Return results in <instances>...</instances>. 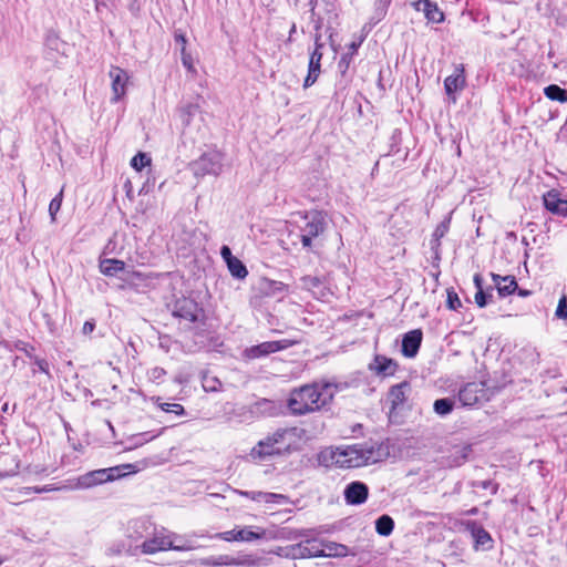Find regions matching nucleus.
I'll list each match as a JSON object with an SVG mask.
<instances>
[{
    "label": "nucleus",
    "instance_id": "nucleus-33",
    "mask_svg": "<svg viewBox=\"0 0 567 567\" xmlns=\"http://www.w3.org/2000/svg\"><path fill=\"white\" fill-rule=\"evenodd\" d=\"M228 270L236 279H245L248 276V270L241 260L238 258L228 260Z\"/></svg>",
    "mask_w": 567,
    "mask_h": 567
},
{
    "label": "nucleus",
    "instance_id": "nucleus-45",
    "mask_svg": "<svg viewBox=\"0 0 567 567\" xmlns=\"http://www.w3.org/2000/svg\"><path fill=\"white\" fill-rule=\"evenodd\" d=\"M33 363L38 367V370L44 374H47L49 378H51V373H50V364L49 362L43 359V358H39V357H34V361Z\"/></svg>",
    "mask_w": 567,
    "mask_h": 567
},
{
    "label": "nucleus",
    "instance_id": "nucleus-56",
    "mask_svg": "<svg viewBox=\"0 0 567 567\" xmlns=\"http://www.w3.org/2000/svg\"><path fill=\"white\" fill-rule=\"evenodd\" d=\"M347 503L350 505H360L363 504L367 498H346Z\"/></svg>",
    "mask_w": 567,
    "mask_h": 567
},
{
    "label": "nucleus",
    "instance_id": "nucleus-48",
    "mask_svg": "<svg viewBox=\"0 0 567 567\" xmlns=\"http://www.w3.org/2000/svg\"><path fill=\"white\" fill-rule=\"evenodd\" d=\"M220 255H221L223 259L226 261V264H228V260L236 258L231 255V250L228 246L221 247Z\"/></svg>",
    "mask_w": 567,
    "mask_h": 567
},
{
    "label": "nucleus",
    "instance_id": "nucleus-14",
    "mask_svg": "<svg viewBox=\"0 0 567 567\" xmlns=\"http://www.w3.org/2000/svg\"><path fill=\"white\" fill-rule=\"evenodd\" d=\"M151 533H154V524L148 518H135L127 523L126 536L132 542H144Z\"/></svg>",
    "mask_w": 567,
    "mask_h": 567
},
{
    "label": "nucleus",
    "instance_id": "nucleus-39",
    "mask_svg": "<svg viewBox=\"0 0 567 567\" xmlns=\"http://www.w3.org/2000/svg\"><path fill=\"white\" fill-rule=\"evenodd\" d=\"M63 200V188L53 197L49 204V214L51 220L54 223L56 214L59 213Z\"/></svg>",
    "mask_w": 567,
    "mask_h": 567
},
{
    "label": "nucleus",
    "instance_id": "nucleus-21",
    "mask_svg": "<svg viewBox=\"0 0 567 567\" xmlns=\"http://www.w3.org/2000/svg\"><path fill=\"white\" fill-rule=\"evenodd\" d=\"M545 208L551 214L566 217L567 216V200L560 198L557 190L551 189L543 196Z\"/></svg>",
    "mask_w": 567,
    "mask_h": 567
},
{
    "label": "nucleus",
    "instance_id": "nucleus-58",
    "mask_svg": "<svg viewBox=\"0 0 567 567\" xmlns=\"http://www.w3.org/2000/svg\"><path fill=\"white\" fill-rule=\"evenodd\" d=\"M95 1V8L97 11H100L101 7H106V3L104 2V0H94Z\"/></svg>",
    "mask_w": 567,
    "mask_h": 567
},
{
    "label": "nucleus",
    "instance_id": "nucleus-8",
    "mask_svg": "<svg viewBox=\"0 0 567 567\" xmlns=\"http://www.w3.org/2000/svg\"><path fill=\"white\" fill-rule=\"evenodd\" d=\"M219 537L227 542L236 540L250 543L257 539H276L284 537V535H279V530L264 529L261 527H256L254 530L252 527H243L220 533Z\"/></svg>",
    "mask_w": 567,
    "mask_h": 567
},
{
    "label": "nucleus",
    "instance_id": "nucleus-9",
    "mask_svg": "<svg viewBox=\"0 0 567 567\" xmlns=\"http://www.w3.org/2000/svg\"><path fill=\"white\" fill-rule=\"evenodd\" d=\"M173 316L189 323H204L205 311L192 298H179L173 307Z\"/></svg>",
    "mask_w": 567,
    "mask_h": 567
},
{
    "label": "nucleus",
    "instance_id": "nucleus-59",
    "mask_svg": "<svg viewBox=\"0 0 567 567\" xmlns=\"http://www.w3.org/2000/svg\"><path fill=\"white\" fill-rule=\"evenodd\" d=\"M256 496H270V497H274V496H282L281 494H277V493H261L259 492Z\"/></svg>",
    "mask_w": 567,
    "mask_h": 567
},
{
    "label": "nucleus",
    "instance_id": "nucleus-27",
    "mask_svg": "<svg viewBox=\"0 0 567 567\" xmlns=\"http://www.w3.org/2000/svg\"><path fill=\"white\" fill-rule=\"evenodd\" d=\"M125 268V262L120 259H104L100 262V270L103 275L113 277Z\"/></svg>",
    "mask_w": 567,
    "mask_h": 567
},
{
    "label": "nucleus",
    "instance_id": "nucleus-44",
    "mask_svg": "<svg viewBox=\"0 0 567 567\" xmlns=\"http://www.w3.org/2000/svg\"><path fill=\"white\" fill-rule=\"evenodd\" d=\"M555 316L558 319H567V297L563 295L558 301Z\"/></svg>",
    "mask_w": 567,
    "mask_h": 567
},
{
    "label": "nucleus",
    "instance_id": "nucleus-62",
    "mask_svg": "<svg viewBox=\"0 0 567 567\" xmlns=\"http://www.w3.org/2000/svg\"><path fill=\"white\" fill-rule=\"evenodd\" d=\"M124 186H125V188H126V193H127V195L130 196V192H131V187H132V186H131V182H130V181H127V182L125 183V185H124Z\"/></svg>",
    "mask_w": 567,
    "mask_h": 567
},
{
    "label": "nucleus",
    "instance_id": "nucleus-55",
    "mask_svg": "<svg viewBox=\"0 0 567 567\" xmlns=\"http://www.w3.org/2000/svg\"><path fill=\"white\" fill-rule=\"evenodd\" d=\"M95 328V323L94 322H91V321H86L84 322L83 324V333L84 334H87V333H91Z\"/></svg>",
    "mask_w": 567,
    "mask_h": 567
},
{
    "label": "nucleus",
    "instance_id": "nucleus-51",
    "mask_svg": "<svg viewBox=\"0 0 567 567\" xmlns=\"http://www.w3.org/2000/svg\"><path fill=\"white\" fill-rule=\"evenodd\" d=\"M481 485L485 489L489 488V493H492V494H496L497 493V488H498L497 484H495V483H493L491 481H483L481 483Z\"/></svg>",
    "mask_w": 567,
    "mask_h": 567
},
{
    "label": "nucleus",
    "instance_id": "nucleus-63",
    "mask_svg": "<svg viewBox=\"0 0 567 567\" xmlns=\"http://www.w3.org/2000/svg\"><path fill=\"white\" fill-rule=\"evenodd\" d=\"M240 496L247 497L249 494L247 492H240Z\"/></svg>",
    "mask_w": 567,
    "mask_h": 567
},
{
    "label": "nucleus",
    "instance_id": "nucleus-57",
    "mask_svg": "<svg viewBox=\"0 0 567 567\" xmlns=\"http://www.w3.org/2000/svg\"><path fill=\"white\" fill-rule=\"evenodd\" d=\"M58 488H48V487H43V488H33V492L34 493H43V492H50V491H56Z\"/></svg>",
    "mask_w": 567,
    "mask_h": 567
},
{
    "label": "nucleus",
    "instance_id": "nucleus-2",
    "mask_svg": "<svg viewBox=\"0 0 567 567\" xmlns=\"http://www.w3.org/2000/svg\"><path fill=\"white\" fill-rule=\"evenodd\" d=\"M337 386L330 382H313L295 388L287 399L292 415L300 416L326 409L332 402Z\"/></svg>",
    "mask_w": 567,
    "mask_h": 567
},
{
    "label": "nucleus",
    "instance_id": "nucleus-28",
    "mask_svg": "<svg viewBox=\"0 0 567 567\" xmlns=\"http://www.w3.org/2000/svg\"><path fill=\"white\" fill-rule=\"evenodd\" d=\"M474 285L477 289L475 293V302L480 308L485 307L488 303V300L493 298L492 293H487L483 289V278L480 274L474 275Z\"/></svg>",
    "mask_w": 567,
    "mask_h": 567
},
{
    "label": "nucleus",
    "instance_id": "nucleus-46",
    "mask_svg": "<svg viewBox=\"0 0 567 567\" xmlns=\"http://www.w3.org/2000/svg\"><path fill=\"white\" fill-rule=\"evenodd\" d=\"M181 59H182V63L183 65L188 70V71H194V65H193V58H192V54L188 53L186 51L185 48H181Z\"/></svg>",
    "mask_w": 567,
    "mask_h": 567
},
{
    "label": "nucleus",
    "instance_id": "nucleus-29",
    "mask_svg": "<svg viewBox=\"0 0 567 567\" xmlns=\"http://www.w3.org/2000/svg\"><path fill=\"white\" fill-rule=\"evenodd\" d=\"M450 228V219H444L441 221L436 228L433 231L432 239H431V248L435 251V255H437V248L440 247V240L443 238Z\"/></svg>",
    "mask_w": 567,
    "mask_h": 567
},
{
    "label": "nucleus",
    "instance_id": "nucleus-61",
    "mask_svg": "<svg viewBox=\"0 0 567 567\" xmlns=\"http://www.w3.org/2000/svg\"><path fill=\"white\" fill-rule=\"evenodd\" d=\"M309 6H310L311 13L315 14V9H316V6H317V0H310L309 1Z\"/></svg>",
    "mask_w": 567,
    "mask_h": 567
},
{
    "label": "nucleus",
    "instance_id": "nucleus-34",
    "mask_svg": "<svg viewBox=\"0 0 567 567\" xmlns=\"http://www.w3.org/2000/svg\"><path fill=\"white\" fill-rule=\"evenodd\" d=\"M153 402L164 412L174 413L175 415L183 416L185 414V409L179 403H164L161 402V398H152Z\"/></svg>",
    "mask_w": 567,
    "mask_h": 567
},
{
    "label": "nucleus",
    "instance_id": "nucleus-41",
    "mask_svg": "<svg viewBox=\"0 0 567 567\" xmlns=\"http://www.w3.org/2000/svg\"><path fill=\"white\" fill-rule=\"evenodd\" d=\"M275 410V403L268 399H260L252 405L254 412L269 413L271 414Z\"/></svg>",
    "mask_w": 567,
    "mask_h": 567
},
{
    "label": "nucleus",
    "instance_id": "nucleus-36",
    "mask_svg": "<svg viewBox=\"0 0 567 567\" xmlns=\"http://www.w3.org/2000/svg\"><path fill=\"white\" fill-rule=\"evenodd\" d=\"M239 561L228 555H220L218 557H210L205 559L204 565L206 566H233L238 565Z\"/></svg>",
    "mask_w": 567,
    "mask_h": 567
},
{
    "label": "nucleus",
    "instance_id": "nucleus-10",
    "mask_svg": "<svg viewBox=\"0 0 567 567\" xmlns=\"http://www.w3.org/2000/svg\"><path fill=\"white\" fill-rule=\"evenodd\" d=\"M279 535H284L282 538L288 539H297L299 537H308L309 530L307 529H300L295 532H289L288 535H286L285 529L279 530ZM300 549L302 553V559L303 558H313V557H321L323 554V550L321 549V540L318 538H306L305 540L299 543Z\"/></svg>",
    "mask_w": 567,
    "mask_h": 567
},
{
    "label": "nucleus",
    "instance_id": "nucleus-32",
    "mask_svg": "<svg viewBox=\"0 0 567 567\" xmlns=\"http://www.w3.org/2000/svg\"><path fill=\"white\" fill-rule=\"evenodd\" d=\"M394 528V522L389 515H382L375 520V530L381 536H389Z\"/></svg>",
    "mask_w": 567,
    "mask_h": 567
},
{
    "label": "nucleus",
    "instance_id": "nucleus-15",
    "mask_svg": "<svg viewBox=\"0 0 567 567\" xmlns=\"http://www.w3.org/2000/svg\"><path fill=\"white\" fill-rule=\"evenodd\" d=\"M109 76L112 80L111 86L113 92L111 102L117 103L126 94L128 74L124 69L113 65L109 71Z\"/></svg>",
    "mask_w": 567,
    "mask_h": 567
},
{
    "label": "nucleus",
    "instance_id": "nucleus-22",
    "mask_svg": "<svg viewBox=\"0 0 567 567\" xmlns=\"http://www.w3.org/2000/svg\"><path fill=\"white\" fill-rule=\"evenodd\" d=\"M370 371L380 377H391L396 372L398 363L384 355L377 354L373 361L369 364Z\"/></svg>",
    "mask_w": 567,
    "mask_h": 567
},
{
    "label": "nucleus",
    "instance_id": "nucleus-16",
    "mask_svg": "<svg viewBox=\"0 0 567 567\" xmlns=\"http://www.w3.org/2000/svg\"><path fill=\"white\" fill-rule=\"evenodd\" d=\"M463 526L464 530L472 537L475 549H487L491 547L493 539L489 533L481 524L474 520H467Z\"/></svg>",
    "mask_w": 567,
    "mask_h": 567
},
{
    "label": "nucleus",
    "instance_id": "nucleus-19",
    "mask_svg": "<svg viewBox=\"0 0 567 567\" xmlns=\"http://www.w3.org/2000/svg\"><path fill=\"white\" fill-rule=\"evenodd\" d=\"M410 392L411 384L408 381H403L390 388L388 400L391 403V412L401 408L406 402Z\"/></svg>",
    "mask_w": 567,
    "mask_h": 567
},
{
    "label": "nucleus",
    "instance_id": "nucleus-37",
    "mask_svg": "<svg viewBox=\"0 0 567 567\" xmlns=\"http://www.w3.org/2000/svg\"><path fill=\"white\" fill-rule=\"evenodd\" d=\"M300 548L301 547L299 543L286 547H279L277 554L290 559H302V553Z\"/></svg>",
    "mask_w": 567,
    "mask_h": 567
},
{
    "label": "nucleus",
    "instance_id": "nucleus-20",
    "mask_svg": "<svg viewBox=\"0 0 567 567\" xmlns=\"http://www.w3.org/2000/svg\"><path fill=\"white\" fill-rule=\"evenodd\" d=\"M466 85L465 69L463 64H458L454 69V73L444 80V90L449 96L462 91Z\"/></svg>",
    "mask_w": 567,
    "mask_h": 567
},
{
    "label": "nucleus",
    "instance_id": "nucleus-4",
    "mask_svg": "<svg viewBox=\"0 0 567 567\" xmlns=\"http://www.w3.org/2000/svg\"><path fill=\"white\" fill-rule=\"evenodd\" d=\"M133 472V464H122L118 466L95 470L87 472L74 480H71L69 486L72 489L90 488L106 482L114 481L116 478L124 477Z\"/></svg>",
    "mask_w": 567,
    "mask_h": 567
},
{
    "label": "nucleus",
    "instance_id": "nucleus-26",
    "mask_svg": "<svg viewBox=\"0 0 567 567\" xmlns=\"http://www.w3.org/2000/svg\"><path fill=\"white\" fill-rule=\"evenodd\" d=\"M321 549L323 554L321 557H344L348 555V547L342 544L333 543V542H322L321 540Z\"/></svg>",
    "mask_w": 567,
    "mask_h": 567
},
{
    "label": "nucleus",
    "instance_id": "nucleus-47",
    "mask_svg": "<svg viewBox=\"0 0 567 567\" xmlns=\"http://www.w3.org/2000/svg\"><path fill=\"white\" fill-rule=\"evenodd\" d=\"M166 374V371L163 368L155 367L150 370L148 375L152 381H159L164 375Z\"/></svg>",
    "mask_w": 567,
    "mask_h": 567
},
{
    "label": "nucleus",
    "instance_id": "nucleus-60",
    "mask_svg": "<svg viewBox=\"0 0 567 567\" xmlns=\"http://www.w3.org/2000/svg\"><path fill=\"white\" fill-rule=\"evenodd\" d=\"M518 290V296L520 297H527L530 295V291L529 290H525V289H517Z\"/></svg>",
    "mask_w": 567,
    "mask_h": 567
},
{
    "label": "nucleus",
    "instance_id": "nucleus-49",
    "mask_svg": "<svg viewBox=\"0 0 567 567\" xmlns=\"http://www.w3.org/2000/svg\"><path fill=\"white\" fill-rule=\"evenodd\" d=\"M216 384L220 385V382L217 379H213L212 382H209L208 380H205L203 386H204L205 391H216L217 390Z\"/></svg>",
    "mask_w": 567,
    "mask_h": 567
},
{
    "label": "nucleus",
    "instance_id": "nucleus-1",
    "mask_svg": "<svg viewBox=\"0 0 567 567\" xmlns=\"http://www.w3.org/2000/svg\"><path fill=\"white\" fill-rule=\"evenodd\" d=\"M389 455L382 443L364 442L339 447H327L319 452L318 463L324 467L354 468L378 463Z\"/></svg>",
    "mask_w": 567,
    "mask_h": 567
},
{
    "label": "nucleus",
    "instance_id": "nucleus-40",
    "mask_svg": "<svg viewBox=\"0 0 567 567\" xmlns=\"http://www.w3.org/2000/svg\"><path fill=\"white\" fill-rule=\"evenodd\" d=\"M391 1L392 0H377L375 1L374 16H373V19H375V23L381 21L385 17Z\"/></svg>",
    "mask_w": 567,
    "mask_h": 567
},
{
    "label": "nucleus",
    "instance_id": "nucleus-54",
    "mask_svg": "<svg viewBox=\"0 0 567 567\" xmlns=\"http://www.w3.org/2000/svg\"><path fill=\"white\" fill-rule=\"evenodd\" d=\"M351 58L352 55H350L349 53L343 54L340 59L339 66H344L347 69L349 66Z\"/></svg>",
    "mask_w": 567,
    "mask_h": 567
},
{
    "label": "nucleus",
    "instance_id": "nucleus-31",
    "mask_svg": "<svg viewBox=\"0 0 567 567\" xmlns=\"http://www.w3.org/2000/svg\"><path fill=\"white\" fill-rule=\"evenodd\" d=\"M368 485L360 481L349 483L343 491V496H368Z\"/></svg>",
    "mask_w": 567,
    "mask_h": 567
},
{
    "label": "nucleus",
    "instance_id": "nucleus-7",
    "mask_svg": "<svg viewBox=\"0 0 567 567\" xmlns=\"http://www.w3.org/2000/svg\"><path fill=\"white\" fill-rule=\"evenodd\" d=\"M224 156L218 151H209L189 164V168L196 177L206 175L218 176L223 172Z\"/></svg>",
    "mask_w": 567,
    "mask_h": 567
},
{
    "label": "nucleus",
    "instance_id": "nucleus-12",
    "mask_svg": "<svg viewBox=\"0 0 567 567\" xmlns=\"http://www.w3.org/2000/svg\"><path fill=\"white\" fill-rule=\"evenodd\" d=\"M485 396L486 389L482 382H470L458 391V401L464 406L478 404Z\"/></svg>",
    "mask_w": 567,
    "mask_h": 567
},
{
    "label": "nucleus",
    "instance_id": "nucleus-42",
    "mask_svg": "<svg viewBox=\"0 0 567 567\" xmlns=\"http://www.w3.org/2000/svg\"><path fill=\"white\" fill-rule=\"evenodd\" d=\"M446 293H447L446 307L450 310H458L462 307V302H461V299L458 298V295L452 288L447 289Z\"/></svg>",
    "mask_w": 567,
    "mask_h": 567
},
{
    "label": "nucleus",
    "instance_id": "nucleus-24",
    "mask_svg": "<svg viewBox=\"0 0 567 567\" xmlns=\"http://www.w3.org/2000/svg\"><path fill=\"white\" fill-rule=\"evenodd\" d=\"M493 282L497 289L499 297H507L518 289L516 279L514 276H499L492 274Z\"/></svg>",
    "mask_w": 567,
    "mask_h": 567
},
{
    "label": "nucleus",
    "instance_id": "nucleus-64",
    "mask_svg": "<svg viewBox=\"0 0 567 567\" xmlns=\"http://www.w3.org/2000/svg\"><path fill=\"white\" fill-rule=\"evenodd\" d=\"M296 31V24H292L291 27V30H290V33L295 32Z\"/></svg>",
    "mask_w": 567,
    "mask_h": 567
},
{
    "label": "nucleus",
    "instance_id": "nucleus-35",
    "mask_svg": "<svg viewBox=\"0 0 567 567\" xmlns=\"http://www.w3.org/2000/svg\"><path fill=\"white\" fill-rule=\"evenodd\" d=\"M454 401L450 398L435 400L433 404L434 412L441 416L447 415L453 411Z\"/></svg>",
    "mask_w": 567,
    "mask_h": 567
},
{
    "label": "nucleus",
    "instance_id": "nucleus-43",
    "mask_svg": "<svg viewBox=\"0 0 567 567\" xmlns=\"http://www.w3.org/2000/svg\"><path fill=\"white\" fill-rule=\"evenodd\" d=\"M45 45L51 50L60 51L64 43L55 33H49L45 37Z\"/></svg>",
    "mask_w": 567,
    "mask_h": 567
},
{
    "label": "nucleus",
    "instance_id": "nucleus-50",
    "mask_svg": "<svg viewBox=\"0 0 567 567\" xmlns=\"http://www.w3.org/2000/svg\"><path fill=\"white\" fill-rule=\"evenodd\" d=\"M174 40H175L176 44L181 45V48H185L186 49L187 40H186L185 34H183L181 32H175Z\"/></svg>",
    "mask_w": 567,
    "mask_h": 567
},
{
    "label": "nucleus",
    "instance_id": "nucleus-5",
    "mask_svg": "<svg viewBox=\"0 0 567 567\" xmlns=\"http://www.w3.org/2000/svg\"><path fill=\"white\" fill-rule=\"evenodd\" d=\"M178 537L175 534L168 533L164 527L157 528L154 525V533L146 538V540L142 542L141 549L144 554H155L161 550L174 549V550H185L188 549L185 545L175 544L174 539Z\"/></svg>",
    "mask_w": 567,
    "mask_h": 567
},
{
    "label": "nucleus",
    "instance_id": "nucleus-18",
    "mask_svg": "<svg viewBox=\"0 0 567 567\" xmlns=\"http://www.w3.org/2000/svg\"><path fill=\"white\" fill-rule=\"evenodd\" d=\"M412 7L416 11L423 12L427 22L441 23L444 21V13L441 11L436 2L431 0H417L412 2Z\"/></svg>",
    "mask_w": 567,
    "mask_h": 567
},
{
    "label": "nucleus",
    "instance_id": "nucleus-25",
    "mask_svg": "<svg viewBox=\"0 0 567 567\" xmlns=\"http://www.w3.org/2000/svg\"><path fill=\"white\" fill-rule=\"evenodd\" d=\"M471 453L472 446L470 444L454 445L445 464L450 467L460 466L468 458Z\"/></svg>",
    "mask_w": 567,
    "mask_h": 567
},
{
    "label": "nucleus",
    "instance_id": "nucleus-53",
    "mask_svg": "<svg viewBox=\"0 0 567 567\" xmlns=\"http://www.w3.org/2000/svg\"><path fill=\"white\" fill-rule=\"evenodd\" d=\"M361 43H362V39H361V40H359V41H353V42H351V43L349 44V47H348V49H349V52H348V53H349L350 55L355 54V52L358 51V49H359V47L361 45Z\"/></svg>",
    "mask_w": 567,
    "mask_h": 567
},
{
    "label": "nucleus",
    "instance_id": "nucleus-13",
    "mask_svg": "<svg viewBox=\"0 0 567 567\" xmlns=\"http://www.w3.org/2000/svg\"><path fill=\"white\" fill-rule=\"evenodd\" d=\"M321 35L317 34L315 39V49L310 53L309 65H308V74L303 82V87H309L316 83L320 75V62L322 59L321 49L323 44L320 42Z\"/></svg>",
    "mask_w": 567,
    "mask_h": 567
},
{
    "label": "nucleus",
    "instance_id": "nucleus-6",
    "mask_svg": "<svg viewBox=\"0 0 567 567\" xmlns=\"http://www.w3.org/2000/svg\"><path fill=\"white\" fill-rule=\"evenodd\" d=\"M302 225L299 226L301 244L305 248H311L312 239L320 236L327 226L322 212L310 210L302 216Z\"/></svg>",
    "mask_w": 567,
    "mask_h": 567
},
{
    "label": "nucleus",
    "instance_id": "nucleus-17",
    "mask_svg": "<svg viewBox=\"0 0 567 567\" xmlns=\"http://www.w3.org/2000/svg\"><path fill=\"white\" fill-rule=\"evenodd\" d=\"M300 282L301 287L310 291L317 299L327 300L332 295L331 290L320 277L303 276L301 277Z\"/></svg>",
    "mask_w": 567,
    "mask_h": 567
},
{
    "label": "nucleus",
    "instance_id": "nucleus-52",
    "mask_svg": "<svg viewBox=\"0 0 567 567\" xmlns=\"http://www.w3.org/2000/svg\"><path fill=\"white\" fill-rule=\"evenodd\" d=\"M20 350H22L29 359L34 361V347L25 344L23 348H20Z\"/></svg>",
    "mask_w": 567,
    "mask_h": 567
},
{
    "label": "nucleus",
    "instance_id": "nucleus-30",
    "mask_svg": "<svg viewBox=\"0 0 567 567\" xmlns=\"http://www.w3.org/2000/svg\"><path fill=\"white\" fill-rule=\"evenodd\" d=\"M544 94L547 99L551 101H558L560 103L567 102V90L556 85L550 84L544 89Z\"/></svg>",
    "mask_w": 567,
    "mask_h": 567
},
{
    "label": "nucleus",
    "instance_id": "nucleus-11",
    "mask_svg": "<svg viewBox=\"0 0 567 567\" xmlns=\"http://www.w3.org/2000/svg\"><path fill=\"white\" fill-rule=\"evenodd\" d=\"M295 342L288 339L277 340V341H266L256 346H251L244 350V357L249 360L259 359L262 357H267L271 353H276L278 351L285 350Z\"/></svg>",
    "mask_w": 567,
    "mask_h": 567
},
{
    "label": "nucleus",
    "instance_id": "nucleus-38",
    "mask_svg": "<svg viewBox=\"0 0 567 567\" xmlns=\"http://www.w3.org/2000/svg\"><path fill=\"white\" fill-rule=\"evenodd\" d=\"M152 159L146 153L138 152L132 159L131 166L141 172L144 167L151 166Z\"/></svg>",
    "mask_w": 567,
    "mask_h": 567
},
{
    "label": "nucleus",
    "instance_id": "nucleus-23",
    "mask_svg": "<svg viewBox=\"0 0 567 567\" xmlns=\"http://www.w3.org/2000/svg\"><path fill=\"white\" fill-rule=\"evenodd\" d=\"M422 342V331L411 330L404 334L402 340V353L406 358H413L416 355Z\"/></svg>",
    "mask_w": 567,
    "mask_h": 567
},
{
    "label": "nucleus",
    "instance_id": "nucleus-3",
    "mask_svg": "<svg viewBox=\"0 0 567 567\" xmlns=\"http://www.w3.org/2000/svg\"><path fill=\"white\" fill-rule=\"evenodd\" d=\"M306 436V430L301 427L278 429L274 433L260 440L250 451V456L255 461H262L268 456L279 455L282 452H289L297 440Z\"/></svg>",
    "mask_w": 567,
    "mask_h": 567
}]
</instances>
